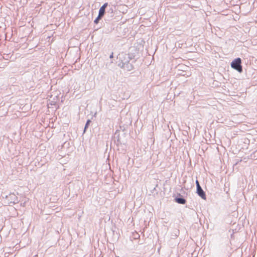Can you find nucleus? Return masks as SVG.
Masks as SVG:
<instances>
[{
    "instance_id": "1",
    "label": "nucleus",
    "mask_w": 257,
    "mask_h": 257,
    "mask_svg": "<svg viewBox=\"0 0 257 257\" xmlns=\"http://www.w3.org/2000/svg\"><path fill=\"white\" fill-rule=\"evenodd\" d=\"M117 59L118 60V66L124 70L130 71L134 69V63L135 62V56L133 54L120 53Z\"/></svg>"
},
{
    "instance_id": "2",
    "label": "nucleus",
    "mask_w": 257,
    "mask_h": 257,
    "mask_svg": "<svg viewBox=\"0 0 257 257\" xmlns=\"http://www.w3.org/2000/svg\"><path fill=\"white\" fill-rule=\"evenodd\" d=\"M231 67L239 73L242 72V66L241 65V60L240 58H235L231 63Z\"/></svg>"
},
{
    "instance_id": "3",
    "label": "nucleus",
    "mask_w": 257,
    "mask_h": 257,
    "mask_svg": "<svg viewBox=\"0 0 257 257\" xmlns=\"http://www.w3.org/2000/svg\"><path fill=\"white\" fill-rule=\"evenodd\" d=\"M6 198L8 199L11 203H13L14 204L17 203L19 201L18 197L14 193H11L9 196H6Z\"/></svg>"
},
{
    "instance_id": "4",
    "label": "nucleus",
    "mask_w": 257,
    "mask_h": 257,
    "mask_svg": "<svg viewBox=\"0 0 257 257\" xmlns=\"http://www.w3.org/2000/svg\"><path fill=\"white\" fill-rule=\"evenodd\" d=\"M175 201L176 202L180 204H185L186 203V199L180 194L178 195L177 197L175 198Z\"/></svg>"
},
{
    "instance_id": "5",
    "label": "nucleus",
    "mask_w": 257,
    "mask_h": 257,
    "mask_svg": "<svg viewBox=\"0 0 257 257\" xmlns=\"http://www.w3.org/2000/svg\"><path fill=\"white\" fill-rule=\"evenodd\" d=\"M196 193L202 199H206V194L201 187L196 189Z\"/></svg>"
},
{
    "instance_id": "6",
    "label": "nucleus",
    "mask_w": 257,
    "mask_h": 257,
    "mask_svg": "<svg viewBox=\"0 0 257 257\" xmlns=\"http://www.w3.org/2000/svg\"><path fill=\"white\" fill-rule=\"evenodd\" d=\"M105 13V10L100 8L99 10L98 15L101 17H103Z\"/></svg>"
},
{
    "instance_id": "7",
    "label": "nucleus",
    "mask_w": 257,
    "mask_h": 257,
    "mask_svg": "<svg viewBox=\"0 0 257 257\" xmlns=\"http://www.w3.org/2000/svg\"><path fill=\"white\" fill-rule=\"evenodd\" d=\"M91 120L90 119H88L85 124V126H84V133H85L87 130V128H88V127L89 126L90 122H91Z\"/></svg>"
},
{
    "instance_id": "8",
    "label": "nucleus",
    "mask_w": 257,
    "mask_h": 257,
    "mask_svg": "<svg viewBox=\"0 0 257 257\" xmlns=\"http://www.w3.org/2000/svg\"><path fill=\"white\" fill-rule=\"evenodd\" d=\"M102 18V17H101L100 15H98V16L96 17V18L94 20V23L96 24H98L99 21Z\"/></svg>"
},
{
    "instance_id": "9",
    "label": "nucleus",
    "mask_w": 257,
    "mask_h": 257,
    "mask_svg": "<svg viewBox=\"0 0 257 257\" xmlns=\"http://www.w3.org/2000/svg\"><path fill=\"white\" fill-rule=\"evenodd\" d=\"M179 234V230H175L174 231V235L172 234V237H177L178 236V234Z\"/></svg>"
},
{
    "instance_id": "10",
    "label": "nucleus",
    "mask_w": 257,
    "mask_h": 257,
    "mask_svg": "<svg viewBox=\"0 0 257 257\" xmlns=\"http://www.w3.org/2000/svg\"><path fill=\"white\" fill-rule=\"evenodd\" d=\"M195 183H196V188H197L196 189H198L199 188H200L201 187V186L200 185L199 182L198 181V180H196Z\"/></svg>"
},
{
    "instance_id": "11",
    "label": "nucleus",
    "mask_w": 257,
    "mask_h": 257,
    "mask_svg": "<svg viewBox=\"0 0 257 257\" xmlns=\"http://www.w3.org/2000/svg\"><path fill=\"white\" fill-rule=\"evenodd\" d=\"M107 6H108V3H105L100 8L105 10L106 7H107Z\"/></svg>"
},
{
    "instance_id": "12",
    "label": "nucleus",
    "mask_w": 257,
    "mask_h": 257,
    "mask_svg": "<svg viewBox=\"0 0 257 257\" xmlns=\"http://www.w3.org/2000/svg\"><path fill=\"white\" fill-rule=\"evenodd\" d=\"M107 6H108V3H105L100 8L105 10L106 7H107Z\"/></svg>"
},
{
    "instance_id": "13",
    "label": "nucleus",
    "mask_w": 257,
    "mask_h": 257,
    "mask_svg": "<svg viewBox=\"0 0 257 257\" xmlns=\"http://www.w3.org/2000/svg\"><path fill=\"white\" fill-rule=\"evenodd\" d=\"M109 58L110 59L111 58H113V53H111V54H110V55L109 56Z\"/></svg>"
},
{
    "instance_id": "14",
    "label": "nucleus",
    "mask_w": 257,
    "mask_h": 257,
    "mask_svg": "<svg viewBox=\"0 0 257 257\" xmlns=\"http://www.w3.org/2000/svg\"><path fill=\"white\" fill-rule=\"evenodd\" d=\"M117 145H118V144H121V142H120L119 138H118L117 140Z\"/></svg>"
}]
</instances>
